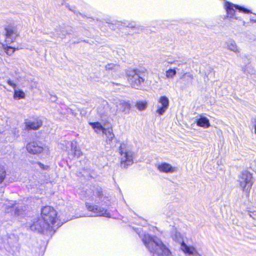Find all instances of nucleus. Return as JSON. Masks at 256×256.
Here are the masks:
<instances>
[{"label": "nucleus", "mask_w": 256, "mask_h": 256, "mask_svg": "<svg viewBox=\"0 0 256 256\" xmlns=\"http://www.w3.org/2000/svg\"><path fill=\"white\" fill-rule=\"evenodd\" d=\"M141 228H134V230L142 238V242L152 256H170L171 252L169 248L156 236H152L148 234H142Z\"/></svg>", "instance_id": "obj_1"}, {"label": "nucleus", "mask_w": 256, "mask_h": 256, "mask_svg": "<svg viewBox=\"0 0 256 256\" xmlns=\"http://www.w3.org/2000/svg\"><path fill=\"white\" fill-rule=\"evenodd\" d=\"M128 80L134 88L139 89L144 82L147 70L144 68L128 70L126 72Z\"/></svg>", "instance_id": "obj_2"}, {"label": "nucleus", "mask_w": 256, "mask_h": 256, "mask_svg": "<svg viewBox=\"0 0 256 256\" xmlns=\"http://www.w3.org/2000/svg\"><path fill=\"white\" fill-rule=\"evenodd\" d=\"M40 218L50 227L54 232L61 226L59 223L55 225L57 220V212L50 206H45L42 208Z\"/></svg>", "instance_id": "obj_3"}, {"label": "nucleus", "mask_w": 256, "mask_h": 256, "mask_svg": "<svg viewBox=\"0 0 256 256\" xmlns=\"http://www.w3.org/2000/svg\"><path fill=\"white\" fill-rule=\"evenodd\" d=\"M224 7L226 12V16L230 20L234 19L240 20V19H239L240 18V16H239L240 13H250L249 10L227 1L224 2Z\"/></svg>", "instance_id": "obj_4"}, {"label": "nucleus", "mask_w": 256, "mask_h": 256, "mask_svg": "<svg viewBox=\"0 0 256 256\" xmlns=\"http://www.w3.org/2000/svg\"><path fill=\"white\" fill-rule=\"evenodd\" d=\"M118 150L120 154V167L123 168H126L132 165L134 163V152L127 148L124 144L120 146Z\"/></svg>", "instance_id": "obj_5"}, {"label": "nucleus", "mask_w": 256, "mask_h": 256, "mask_svg": "<svg viewBox=\"0 0 256 256\" xmlns=\"http://www.w3.org/2000/svg\"><path fill=\"white\" fill-rule=\"evenodd\" d=\"M240 187L246 193H248L253 184L252 174L247 170L242 172L238 176Z\"/></svg>", "instance_id": "obj_6"}, {"label": "nucleus", "mask_w": 256, "mask_h": 256, "mask_svg": "<svg viewBox=\"0 0 256 256\" xmlns=\"http://www.w3.org/2000/svg\"><path fill=\"white\" fill-rule=\"evenodd\" d=\"M86 206L89 212L87 214L88 216H103L107 218L111 217L110 212L107 211L106 209L104 208L88 202L86 203Z\"/></svg>", "instance_id": "obj_7"}, {"label": "nucleus", "mask_w": 256, "mask_h": 256, "mask_svg": "<svg viewBox=\"0 0 256 256\" xmlns=\"http://www.w3.org/2000/svg\"><path fill=\"white\" fill-rule=\"evenodd\" d=\"M92 200L98 204L101 203L104 205L108 206L110 204L108 196H104L102 189L100 187L96 186L93 190V195Z\"/></svg>", "instance_id": "obj_8"}, {"label": "nucleus", "mask_w": 256, "mask_h": 256, "mask_svg": "<svg viewBox=\"0 0 256 256\" xmlns=\"http://www.w3.org/2000/svg\"><path fill=\"white\" fill-rule=\"evenodd\" d=\"M30 229L39 233H44L45 232L53 231L50 227L46 224L41 218H38L34 223L30 226Z\"/></svg>", "instance_id": "obj_9"}, {"label": "nucleus", "mask_w": 256, "mask_h": 256, "mask_svg": "<svg viewBox=\"0 0 256 256\" xmlns=\"http://www.w3.org/2000/svg\"><path fill=\"white\" fill-rule=\"evenodd\" d=\"M178 236L180 237V234H176L174 236L173 239L178 242H181L180 248L184 253L190 256H201L194 246H188L183 241L181 242L180 238V239H178Z\"/></svg>", "instance_id": "obj_10"}, {"label": "nucleus", "mask_w": 256, "mask_h": 256, "mask_svg": "<svg viewBox=\"0 0 256 256\" xmlns=\"http://www.w3.org/2000/svg\"><path fill=\"white\" fill-rule=\"evenodd\" d=\"M3 208L6 213H10L13 216H18L22 214V209L20 208L19 206H16L14 201H8L4 204Z\"/></svg>", "instance_id": "obj_11"}, {"label": "nucleus", "mask_w": 256, "mask_h": 256, "mask_svg": "<svg viewBox=\"0 0 256 256\" xmlns=\"http://www.w3.org/2000/svg\"><path fill=\"white\" fill-rule=\"evenodd\" d=\"M5 38L6 44H10L14 42L18 36L17 28L14 26H8L4 28Z\"/></svg>", "instance_id": "obj_12"}, {"label": "nucleus", "mask_w": 256, "mask_h": 256, "mask_svg": "<svg viewBox=\"0 0 256 256\" xmlns=\"http://www.w3.org/2000/svg\"><path fill=\"white\" fill-rule=\"evenodd\" d=\"M170 101L166 96H162L158 100L156 112L160 116L163 115L169 106Z\"/></svg>", "instance_id": "obj_13"}, {"label": "nucleus", "mask_w": 256, "mask_h": 256, "mask_svg": "<svg viewBox=\"0 0 256 256\" xmlns=\"http://www.w3.org/2000/svg\"><path fill=\"white\" fill-rule=\"evenodd\" d=\"M24 124L25 130H36L42 126V122L40 118H36L30 120H26Z\"/></svg>", "instance_id": "obj_14"}, {"label": "nucleus", "mask_w": 256, "mask_h": 256, "mask_svg": "<svg viewBox=\"0 0 256 256\" xmlns=\"http://www.w3.org/2000/svg\"><path fill=\"white\" fill-rule=\"evenodd\" d=\"M28 152L32 154H37L41 153L43 150V148L39 145L36 142H32L28 143L26 146Z\"/></svg>", "instance_id": "obj_15"}, {"label": "nucleus", "mask_w": 256, "mask_h": 256, "mask_svg": "<svg viewBox=\"0 0 256 256\" xmlns=\"http://www.w3.org/2000/svg\"><path fill=\"white\" fill-rule=\"evenodd\" d=\"M115 104L116 107V110L127 112L130 108V104L128 102L123 100H116Z\"/></svg>", "instance_id": "obj_16"}, {"label": "nucleus", "mask_w": 256, "mask_h": 256, "mask_svg": "<svg viewBox=\"0 0 256 256\" xmlns=\"http://www.w3.org/2000/svg\"><path fill=\"white\" fill-rule=\"evenodd\" d=\"M157 168L160 172L164 173H172L176 170L174 167L165 162L159 164Z\"/></svg>", "instance_id": "obj_17"}, {"label": "nucleus", "mask_w": 256, "mask_h": 256, "mask_svg": "<svg viewBox=\"0 0 256 256\" xmlns=\"http://www.w3.org/2000/svg\"><path fill=\"white\" fill-rule=\"evenodd\" d=\"M66 146H70V151L72 154L68 153L70 156H72V157L76 156L78 158L82 154V152L79 148L77 147L76 144L72 142H65Z\"/></svg>", "instance_id": "obj_18"}, {"label": "nucleus", "mask_w": 256, "mask_h": 256, "mask_svg": "<svg viewBox=\"0 0 256 256\" xmlns=\"http://www.w3.org/2000/svg\"><path fill=\"white\" fill-rule=\"evenodd\" d=\"M88 124L91 126L94 132L97 134H100L101 133L103 134V133L104 132L105 130L106 129L102 126L101 123L98 122H90Z\"/></svg>", "instance_id": "obj_19"}, {"label": "nucleus", "mask_w": 256, "mask_h": 256, "mask_svg": "<svg viewBox=\"0 0 256 256\" xmlns=\"http://www.w3.org/2000/svg\"><path fill=\"white\" fill-rule=\"evenodd\" d=\"M196 124L198 126L204 128H208L210 126V123L208 118L202 116H200V118L196 120Z\"/></svg>", "instance_id": "obj_20"}, {"label": "nucleus", "mask_w": 256, "mask_h": 256, "mask_svg": "<svg viewBox=\"0 0 256 256\" xmlns=\"http://www.w3.org/2000/svg\"><path fill=\"white\" fill-rule=\"evenodd\" d=\"M226 46L228 49L236 54L240 52L239 48H238L236 42L232 40H228L226 42Z\"/></svg>", "instance_id": "obj_21"}, {"label": "nucleus", "mask_w": 256, "mask_h": 256, "mask_svg": "<svg viewBox=\"0 0 256 256\" xmlns=\"http://www.w3.org/2000/svg\"><path fill=\"white\" fill-rule=\"evenodd\" d=\"M193 78V75L187 72L184 73L180 77V79L184 80L187 84L192 83Z\"/></svg>", "instance_id": "obj_22"}, {"label": "nucleus", "mask_w": 256, "mask_h": 256, "mask_svg": "<svg viewBox=\"0 0 256 256\" xmlns=\"http://www.w3.org/2000/svg\"><path fill=\"white\" fill-rule=\"evenodd\" d=\"M14 98L18 100L24 98L25 97V94L22 90L14 89Z\"/></svg>", "instance_id": "obj_23"}, {"label": "nucleus", "mask_w": 256, "mask_h": 256, "mask_svg": "<svg viewBox=\"0 0 256 256\" xmlns=\"http://www.w3.org/2000/svg\"><path fill=\"white\" fill-rule=\"evenodd\" d=\"M242 70L247 75L250 74L252 76L256 74L255 70L250 66H246L245 68H242Z\"/></svg>", "instance_id": "obj_24"}, {"label": "nucleus", "mask_w": 256, "mask_h": 256, "mask_svg": "<svg viewBox=\"0 0 256 256\" xmlns=\"http://www.w3.org/2000/svg\"><path fill=\"white\" fill-rule=\"evenodd\" d=\"M6 170L5 167L0 164V184H1L6 178Z\"/></svg>", "instance_id": "obj_25"}, {"label": "nucleus", "mask_w": 256, "mask_h": 256, "mask_svg": "<svg viewBox=\"0 0 256 256\" xmlns=\"http://www.w3.org/2000/svg\"><path fill=\"white\" fill-rule=\"evenodd\" d=\"M176 74L175 68H170L166 71V76L168 78H173Z\"/></svg>", "instance_id": "obj_26"}, {"label": "nucleus", "mask_w": 256, "mask_h": 256, "mask_svg": "<svg viewBox=\"0 0 256 256\" xmlns=\"http://www.w3.org/2000/svg\"><path fill=\"white\" fill-rule=\"evenodd\" d=\"M136 106L139 110H143L146 108L147 106V102L142 101L137 102Z\"/></svg>", "instance_id": "obj_27"}, {"label": "nucleus", "mask_w": 256, "mask_h": 256, "mask_svg": "<svg viewBox=\"0 0 256 256\" xmlns=\"http://www.w3.org/2000/svg\"><path fill=\"white\" fill-rule=\"evenodd\" d=\"M103 134H106L107 138V140L112 141L114 137V134L110 130H105Z\"/></svg>", "instance_id": "obj_28"}, {"label": "nucleus", "mask_w": 256, "mask_h": 256, "mask_svg": "<svg viewBox=\"0 0 256 256\" xmlns=\"http://www.w3.org/2000/svg\"><path fill=\"white\" fill-rule=\"evenodd\" d=\"M4 50L6 53L7 54L10 56L12 55L16 50V48H12V46H6L4 48Z\"/></svg>", "instance_id": "obj_29"}, {"label": "nucleus", "mask_w": 256, "mask_h": 256, "mask_svg": "<svg viewBox=\"0 0 256 256\" xmlns=\"http://www.w3.org/2000/svg\"><path fill=\"white\" fill-rule=\"evenodd\" d=\"M115 52H116V54L120 56V58L122 56H124L125 54V51L124 49L120 48L118 50L116 51H113V55L115 57H117L116 56L115 54Z\"/></svg>", "instance_id": "obj_30"}, {"label": "nucleus", "mask_w": 256, "mask_h": 256, "mask_svg": "<svg viewBox=\"0 0 256 256\" xmlns=\"http://www.w3.org/2000/svg\"><path fill=\"white\" fill-rule=\"evenodd\" d=\"M66 32L64 30H60V32H57V37H59L61 38H62L64 36H65Z\"/></svg>", "instance_id": "obj_31"}, {"label": "nucleus", "mask_w": 256, "mask_h": 256, "mask_svg": "<svg viewBox=\"0 0 256 256\" xmlns=\"http://www.w3.org/2000/svg\"><path fill=\"white\" fill-rule=\"evenodd\" d=\"M116 66V65L114 64L110 63L108 64L105 66V68L106 70H112V68H114Z\"/></svg>", "instance_id": "obj_32"}, {"label": "nucleus", "mask_w": 256, "mask_h": 256, "mask_svg": "<svg viewBox=\"0 0 256 256\" xmlns=\"http://www.w3.org/2000/svg\"><path fill=\"white\" fill-rule=\"evenodd\" d=\"M37 164L38 165L39 167L42 170H48V168H49L48 166H45V165L43 164H42L41 162H38L37 163Z\"/></svg>", "instance_id": "obj_33"}, {"label": "nucleus", "mask_w": 256, "mask_h": 256, "mask_svg": "<svg viewBox=\"0 0 256 256\" xmlns=\"http://www.w3.org/2000/svg\"><path fill=\"white\" fill-rule=\"evenodd\" d=\"M136 26V23L134 21H130L128 28H135Z\"/></svg>", "instance_id": "obj_34"}, {"label": "nucleus", "mask_w": 256, "mask_h": 256, "mask_svg": "<svg viewBox=\"0 0 256 256\" xmlns=\"http://www.w3.org/2000/svg\"><path fill=\"white\" fill-rule=\"evenodd\" d=\"M7 82H8V84L10 86H12V87H13V88H14V89H15V88H16V84H14V83L12 80H8Z\"/></svg>", "instance_id": "obj_35"}, {"label": "nucleus", "mask_w": 256, "mask_h": 256, "mask_svg": "<svg viewBox=\"0 0 256 256\" xmlns=\"http://www.w3.org/2000/svg\"><path fill=\"white\" fill-rule=\"evenodd\" d=\"M129 22L130 21L128 20H124L122 22V25L128 28Z\"/></svg>", "instance_id": "obj_36"}, {"label": "nucleus", "mask_w": 256, "mask_h": 256, "mask_svg": "<svg viewBox=\"0 0 256 256\" xmlns=\"http://www.w3.org/2000/svg\"><path fill=\"white\" fill-rule=\"evenodd\" d=\"M250 20L251 21L256 22V14H253L250 16Z\"/></svg>", "instance_id": "obj_37"}, {"label": "nucleus", "mask_w": 256, "mask_h": 256, "mask_svg": "<svg viewBox=\"0 0 256 256\" xmlns=\"http://www.w3.org/2000/svg\"><path fill=\"white\" fill-rule=\"evenodd\" d=\"M13 133H14V136H18V134H19V130L18 129L15 128L13 130Z\"/></svg>", "instance_id": "obj_38"}, {"label": "nucleus", "mask_w": 256, "mask_h": 256, "mask_svg": "<svg viewBox=\"0 0 256 256\" xmlns=\"http://www.w3.org/2000/svg\"><path fill=\"white\" fill-rule=\"evenodd\" d=\"M56 100V96H52L51 97V100L52 101V102H55Z\"/></svg>", "instance_id": "obj_39"}, {"label": "nucleus", "mask_w": 256, "mask_h": 256, "mask_svg": "<svg viewBox=\"0 0 256 256\" xmlns=\"http://www.w3.org/2000/svg\"><path fill=\"white\" fill-rule=\"evenodd\" d=\"M243 26L246 25V22L244 21H242L241 22Z\"/></svg>", "instance_id": "obj_40"}, {"label": "nucleus", "mask_w": 256, "mask_h": 256, "mask_svg": "<svg viewBox=\"0 0 256 256\" xmlns=\"http://www.w3.org/2000/svg\"><path fill=\"white\" fill-rule=\"evenodd\" d=\"M104 104H107V102H104Z\"/></svg>", "instance_id": "obj_41"}]
</instances>
